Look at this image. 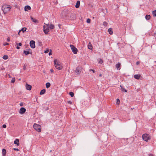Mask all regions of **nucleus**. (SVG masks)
Returning a JSON list of instances; mask_svg holds the SVG:
<instances>
[{"label": "nucleus", "mask_w": 156, "mask_h": 156, "mask_svg": "<svg viewBox=\"0 0 156 156\" xmlns=\"http://www.w3.org/2000/svg\"><path fill=\"white\" fill-rule=\"evenodd\" d=\"M54 64L56 69L58 70H61L62 69V66L61 65L60 62L57 59L54 60Z\"/></svg>", "instance_id": "obj_1"}, {"label": "nucleus", "mask_w": 156, "mask_h": 156, "mask_svg": "<svg viewBox=\"0 0 156 156\" xmlns=\"http://www.w3.org/2000/svg\"><path fill=\"white\" fill-rule=\"evenodd\" d=\"M11 8L9 5H3L2 7V10L4 14H6L8 11H9Z\"/></svg>", "instance_id": "obj_2"}, {"label": "nucleus", "mask_w": 156, "mask_h": 156, "mask_svg": "<svg viewBox=\"0 0 156 156\" xmlns=\"http://www.w3.org/2000/svg\"><path fill=\"white\" fill-rule=\"evenodd\" d=\"M142 137L143 140L146 142H147L149 140H150L151 139L150 136L147 133L143 134L142 136Z\"/></svg>", "instance_id": "obj_3"}, {"label": "nucleus", "mask_w": 156, "mask_h": 156, "mask_svg": "<svg viewBox=\"0 0 156 156\" xmlns=\"http://www.w3.org/2000/svg\"><path fill=\"white\" fill-rule=\"evenodd\" d=\"M41 126L39 125H37L35 123L34 125V129L38 132H40L41 131L40 128Z\"/></svg>", "instance_id": "obj_4"}, {"label": "nucleus", "mask_w": 156, "mask_h": 156, "mask_svg": "<svg viewBox=\"0 0 156 156\" xmlns=\"http://www.w3.org/2000/svg\"><path fill=\"white\" fill-rule=\"evenodd\" d=\"M70 46L73 53L74 54H77L78 51L77 49L73 45L70 44Z\"/></svg>", "instance_id": "obj_5"}, {"label": "nucleus", "mask_w": 156, "mask_h": 156, "mask_svg": "<svg viewBox=\"0 0 156 156\" xmlns=\"http://www.w3.org/2000/svg\"><path fill=\"white\" fill-rule=\"evenodd\" d=\"M30 46L32 48H35V42L33 40H31L30 42Z\"/></svg>", "instance_id": "obj_6"}, {"label": "nucleus", "mask_w": 156, "mask_h": 156, "mask_svg": "<svg viewBox=\"0 0 156 156\" xmlns=\"http://www.w3.org/2000/svg\"><path fill=\"white\" fill-rule=\"evenodd\" d=\"M26 111V109L22 107L20 109L19 112L21 114H23Z\"/></svg>", "instance_id": "obj_7"}, {"label": "nucleus", "mask_w": 156, "mask_h": 156, "mask_svg": "<svg viewBox=\"0 0 156 156\" xmlns=\"http://www.w3.org/2000/svg\"><path fill=\"white\" fill-rule=\"evenodd\" d=\"M30 19L33 22L35 23H39V21L38 20L34 18L32 16H30Z\"/></svg>", "instance_id": "obj_8"}, {"label": "nucleus", "mask_w": 156, "mask_h": 156, "mask_svg": "<svg viewBox=\"0 0 156 156\" xmlns=\"http://www.w3.org/2000/svg\"><path fill=\"white\" fill-rule=\"evenodd\" d=\"M26 89L28 90H30L31 89V85H29L27 83H26Z\"/></svg>", "instance_id": "obj_9"}, {"label": "nucleus", "mask_w": 156, "mask_h": 156, "mask_svg": "<svg viewBox=\"0 0 156 156\" xmlns=\"http://www.w3.org/2000/svg\"><path fill=\"white\" fill-rule=\"evenodd\" d=\"M44 27H43V28H44V33L46 34H48L49 31V28H47L45 29H44Z\"/></svg>", "instance_id": "obj_10"}, {"label": "nucleus", "mask_w": 156, "mask_h": 156, "mask_svg": "<svg viewBox=\"0 0 156 156\" xmlns=\"http://www.w3.org/2000/svg\"><path fill=\"white\" fill-rule=\"evenodd\" d=\"M27 29V28L26 27H23V28H22V29L20 30H19V32H18V34L19 35H20V32L21 31H23V33H24L26 30Z\"/></svg>", "instance_id": "obj_11"}, {"label": "nucleus", "mask_w": 156, "mask_h": 156, "mask_svg": "<svg viewBox=\"0 0 156 156\" xmlns=\"http://www.w3.org/2000/svg\"><path fill=\"white\" fill-rule=\"evenodd\" d=\"M31 9L29 5L26 6L24 7V10L25 11H27L28 9L30 10Z\"/></svg>", "instance_id": "obj_12"}, {"label": "nucleus", "mask_w": 156, "mask_h": 156, "mask_svg": "<svg viewBox=\"0 0 156 156\" xmlns=\"http://www.w3.org/2000/svg\"><path fill=\"white\" fill-rule=\"evenodd\" d=\"M75 72L77 74H79L81 73V71L80 70V68L79 67L76 68V69L75 70Z\"/></svg>", "instance_id": "obj_13"}, {"label": "nucleus", "mask_w": 156, "mask_h": 156, "mask_svg": "<svg viewBox=\"0 0 156 156\" xmlns=\"http://www.w3.org/2000/svg\"><path fill=\"white\" fill-rule=\"evenodd\" d=\"M140 77V74H136L134 76V77L136 79H139Z\"/></svg>", "instance_id": "obj_14"}, {"label": "nucleus", "mask_w": 156, "mask_h": 156, "mask_svg": "<svg viewBox=\"0 0 156 156\" xmlns=\"http://www.w3.org/2000/svg\"><path fill=\"white\" fill-rule=\"evenodd\" d=\"M87 47H88V48L89 49L92 50V48H93L92 46V45L90 42L88 44V45Z\"/></svg>", "instance_id": "obj_15"}, {"label": "nucleus", "mask_w": 156, "mask_h": 156, "mask_svg": "<svg viewBox=\"0 0 156 156\" xmlns=\"http://www.w3.org/2000/svg\"><path fill=\"white\" fill-rule=\"evenodd\" d=\"M19 140L18 139H16L15 140H14V144H16L17 145H19Z\"/></svg>", "instance_id": "obj_16"}, {"label": "nucleus", "mask_w": 156, "mask_h": 156, "mask_svg": "<svg viewBox=\"0 0 156 156\" xmlns=\"http://www.w3.org/2000/svg\"><path fill=\"white\" fill-rule=\"evenodd\" d=\"M120 65L121 64L119 62L116 65V68L117 69L119 70L120 69Z\"/></svg>", "instance_id": "obj_17"}, {"label": "nucleus", "mask_w": 156, "mask_h": 156, "mask_svg": "<svg viewBox=\"0 0 156 156\" xmlns=\"http://www.w3.org/2000/svg\"><path fill=\"white\" fill-rule=\"evenodd\" d=\"M2 156H5L6 154V150L4 148L2 150Z\"/></svg>", "instance_id": "obj_18"}, {"label": "nucleus", "mask_w": 156, "mask_h": 156, "mask_svg": "<svg viewBox=\"0 0 156 156\" xmlns=\"http://www.w3.org/2000/svg\"><path fill=\"white\" fill-rule=\"evenodd\" d=\"M80 1H77L76 4L75 5V7L76 8H78L80 5Z\"/></svg>", "instance_id": "obj_19"}, {"label": "nucleus", "mask_w": 156, "mask_h": 156, "mask_svg": "<svg viewBox=\"0 0 156 156\" xmlns=\"http://www.w3.org/2000/svg\"><path fill=\"white\" fill-rule=\"evenodd\" d=\"M23 53L26 55H28L30 53L29 51H26L25 50H24Z\"/></svg>", "instance_id": "obj_20"}, {"label": "nucleus", "mask_w": 156, "mask_h": 156, "mask_svg": "<svg viewBox=\"0 0 156 156\" xmlns=\"http://www.w3.org/2000/svg\"><path fill=\"white\" fill-rule=\"evenodd\" d=\"M108 31L109 32V34H113V31H112V29L111 28H109L108 29Z\"/></svg>", "instance_id": "obj_21"}, {"label": "nucleus", "mask_w": 156, "mask_h": 156, "mask_svg": "<svg viewBox=\"0 0 156 156\" xmlns=\"http://www.w3.org/2000/svg\"><path fill=\"white\" fill-rule=\"evenodd\" d=\"M45 89L42 90L40 92V95H42L45 93Z\"/></svg>", "instance_id": "obj_22"}, {"label": "nucleus", "mask_w": 156, "mask_h": 156, "mask_svg": "<svg viewBox=\"0 0 156 156\" xmlns=\"http://www.w3.org/2000/svg\"><path fill=\"white\" fill-rule=\"evenodd\" d=\"M151 18V16L149 15H147L145 16V18L147 20H149Z\"/></svg>", "instance_id": "obj_23"}, {"label": "nucleus", "mask_w": 156, "mask_h": 156, "mask_svg": "<svg viewBox=\"0 0 156 156\" xmlns=\"http://www.w3.org/2000/svg\"><path fill=\"white\" fill-rule=\"evenodd\" d=\"M54 28V25H53L52 24H51L49 26V28L50 29H53Z\"/></svg>", "instance_id": "obj_24"}, {"label": "nucleus", "mask_w": 156, "mask_h": 156, "mask_svg": "<svg viewBox=\"0 0 156 156\" xmlns=\"http://www.w3.org/2000/svg\"><path fill=\"white\" fill-rule=\"evenodd\" d=\"M50 85L51 84L49 82L47 83L46 84V87L47 88H48L50 86Z\"/></svg>", "instance_id": "obj_25"}, {"label": "nucleus", "mask_w": 156, "mask_h": 156, "mask_svg": "<svg viewBox=\"0 0 156 156\" xmlns=\"http://www.w3.org/2000/svg\"><path fill=\"white\" fill-rule=\"evenodd\" d=\"M8 58V56L7 55H4L3 56V59L5 60L7 59Z\"/></svg>", "instance_id": "obj_26"}, {"label": "nucleus", "mask_w": 156, "mask_h": 156, "mask_svg": "<svg viewBox=\"0 0 156 156\" xmlns=\"http://www.w3.org/2000/svg\"><path fill=\"white\" fill-rule=\"evenodd\" d=\"M120 87H121V90L122 91H125V92H127V90L126 89H125L124 88L122 87L121 85L120 86Z\"/></svg>", "instance_id": "obj_27"}, {"label": "nucleus", "mask_w": 156, "mask_h": 156, "mask_svg": "<svg viewBox=\"0 0 156 156\" xmlns=\"http://www.w3.org/2000/svg\"><path fill=\"white\" fill-rule=\"evenodd\" d=\"M69 94L70 95V96L72 97H73L74 96V93L73 92H70L69 93Z\"/></svg>", "instance_id": "obj_28"}, {"label": "nucleus", "mask_w": 156, "mask_h": 156, "mask_svg": "<svg viewBox=\"0 0 156 156\" xmlns=\"http://www.w3.org/2000/svg\"><path fill=\"white\" fill-rule=\"evenodd\" d=\"M152 14L154 16H155L156 17V10L153 11Z\"/></svg>", "instance_id": "obj_29"}, {"label": "nucleus", "mask_w": 156, "mask_h": 156, "mask_svg": "<svg viewBox=\"0 0 156 156\" xmlns=\"http://www.w3.org/2000/svg\"><path fill=\"white\" fill-rule=\"evenodd\" d=\"M103 62V60L101 59H100L99 60H98V63L100 64H102Z\"/></svg>", "instance_id": "obj_30"}, {"label": "nucleus", "mask_w": 156, "mask_h": 156, "mask_svg": "<svg viewBox=\"0 0 156 156\" xmlns=\"http://www.w3.org/2000/svg\"><path fill=\"white\" fill-rule=\"evenodd\" d=\"M15 81V78H13L11 80V83H13Z\"/></svg>", "instance_id": "obj_31"}, {"label": "nucleus", "mask_w": 156, "mask_h": 156, "mask_svg": "<svg viewBox=\"0 0 156 156\" xmlns=\"http://www.w3.org/2000/svg\"><path fill=\"white\" fill-rule=\"evenodd\" d=\"M119 103H120V100H119V99L117 98L116 99V103L117 104L119 105Z\"/></svg>", "instance_id": "obj_32"}, {"label": "nucleus", "mask_w": 156, "mask_h": 156, "mask_svg": "<svg viewBox=\"0 0 156 156\" xmlns=\"http://www.w3.org/2000/svg\"><path fill=\"white\" fill-rule=\"evenodd\" d=\"M103 24L105 26H107L108 25V23L107 22L105 21L103 22Z\"/></svg>", "instance_id": "obj_33"}, {"label": "nucleus", "mask_w": 156, "mask_h": 156, "mask_svg": "<svg viewBox=\"0 0 156 156\" xmlns=\"http://www.w3.org/2000/svg\"><path fill=\"white\" fill-rule=\"evenodd\" d=\"M90 19L88 18L87 20V22L88 23H90Z\"/></svg>", "instance_id": "obj_34"}, {"label": "nucleus", "mask_w": 156, "mask_h": 156, "mask_svg": "<svg viewBox=\"0 0 156 156\" xmlns=\"http://www.w3.org/2000/svg\"><path fill=\"white\" fill-rule=\"evenodd\" d=\"M63 12H62L61 14V16H62V18H64V17L63 16H62V15H63ZM67 17V15H65V17Z\"/></svg>", "instance_id": "obj_35"}, {"label": "nucleus", "mask_w": 156, "mask_h": 156, "mask_svg": "<svg viewBox=\"0 0 156 156\" xmlns=\"http://www.w3.org/2000/svg\"><path fill=\"white\" fill-rule=\"evenodd\" d=\"M9 45V44L7 42H5L4 43L3 45L4 46H6V45Z\"/></svg>", "instance_id": "obj_36"}, {"label": "nucleus", "mask_w": 156, "mask_h": 156, "mask_svg": "<svg viewBox=\"0 0 156 156\" xmlns=\"http://www.w3.org/2000/svg\"><path fill=\"white\" fill-rule=\"evenodd\" d=\"M23 69L24 70H25L26 69V66L25 65H24L23 66Z\"/></svg>", "instance_id": "obj_37"}, {"label": "nucleus", "mask_w": 156, "mask_h": 156, "mask_svg": "<svg viewBox=\"0 0 156 156\" xmlns=\"http://www.w3.org/2000/svg\"><path fill=\"white\" fill-rule=\"evenodd\" d=\"M13 150L14 151H19V150L18 148H14L13 149Z\"/></svg>", "instance_id": "obj_38"}, {"label": "nucleus", "mask_w": 156, "mask_h": 156, "mask_svg": "<svg viewBox=\"0 0 156 156\" xmlns=\"http://www.w3.org/2000/svg\"><path fill=\"white\" fill-rule=\"evenodd\" d=\"M89 71H92V72H93L94 73L95 72V71L94 70L91 69H90Z\"/></svg>", "instance_id": "obj_39"}, {"label": "nucleus", "mask_w": 156, "mask_h": 156, "mask_svg": "<svg viewBox=\"0 0 156 156\" xmlns=\"http://www.w3.org/2000/svg\"><path fill=\"white\" fill-rule=\"evenodd\" d=\"M2 127L4 128H6V126L5 124H3L2 126Z\"/></svg>", "instance_id": "obj_40"}, {"label": "nucleus", "mask_w": 156, "mask_h": 156, "mask_svg": "<svg viewBox=\"0 0 156 156\" xmlns=\"http://www.w3.org/2000/svg\"><path fill=\"white\" fill-rule=\"evenodd\" d=\"M7 41L8 42H9L10 41V38L9 37H8L7 39Z\"/></svg>", "instance_id": "obj_41"}, {"label": "nucleus", "mask_w": 156, "mask_h": 156, "mask_svg": "<svg viewBox=\"0 0 156 156\" xmlns=\"http://www.w3.org/2000/svg\"><path fill=\"white\" fill-rule=\"evenodd\" d=\"M20 106H23V103H21L20 104Z\"/></svg>", "instance_id": "obj_42"}, {"label": "nucleus", "mask_w": 156, "mask_h": 156, "mask_svg": "<svg viewBox=\"0 0 156 156\" xmlns=\"http://www.w3.org/2000/svg\"><path fill=\"white\" fill-rule=\"evenodd\" d=\"M68 103H69L70 104H72V102L70 101H68Z\"/></svg>", "instance_id": "obj_43"}, {"label": "nucleus", "mask_w": 156, "mask_h": 156, "mask_svg": "<svg viewBox=\"0 0 156 156\" xmlns=\"http://www.w3.org/2000/svg\"><path fill=\"white\" fill-rule=\"evenodd\" d=\"M140 64V62L139 61H137L136 62V65H138Z\"/></svg>", "instance_id": "obj_44"}, {"label": "nucleus", "mask_w": 156, "mask_h": 156, "mask_svg": "<svg viewBox=\"0 0 156 156\" xmlns=\"http://www.w3.org/2000/svg\"><path fill=\"white\" fill-rule=\"evenodd\" d=\"M50 71L51 73H53V70L52 69H51L50 70Z\"/></svg>", "instance_id": "obj_45"}, {"label": "nucleus", "mask_w": 156, "mask_h": 156, "mask_svg": "<svg viewBox=\"0 0 156 156\" xmlns=\"http://www.w3.org/2000/svg\"><path fill=\"white\" fill-rule=\"evenodd\" d=\"M18 45H19V46H21L22 45L21 43H19Z\"/></svg>", "instance_id": "obj_46"}, {"label": "nucleus", "mask_w": 156, "mask_h": 156, "mask_svg": "<svg viewBox=\"0 0 156 156\" xmlns=\"http://www.w3.org/2000/svg\"><path fill=\"white\" fill-rule=\"evenodd\" d=\"M48 54H49V55H51V51L49 52V53Z\"/></svg>", "instance_id": "obj_47"}, {"label": "nucleus", "mask_w": 156, "mask_h": 156, "mask_svg": "<svg viewBox=\"0 0 156 156\" xmlns=\"http://www.w3.org/2000/svg\"><path fill=\"white\" fill-rule=\"evenodd\" d=\"M48 50H46V51H44V53H47L48 52Z\"/></svg>", "instance_id": "obj_48"}, {"label": "nucleus", "mask_w": 156, "mask_h": 156, "mask_svg": "<svg viewBox=\"0 0 156 156\" xmlns=\"http://www.w3.org/2000/svg\"><path fill=\"white\" fill-rule=\"evenodd\" d=\"M16 48H17V49H20V48L19 46H17L16 47Z\"/></svg>", "instance_id": "obj_49"}, {"label": "nucleus", "mask_w": 156, "mask_h": 156, "mask_svg": "<svg viewBox=\"0 0 156 156\" xmlns=\"http://www.w3.org/2000/svg\"><path fill=\"white\" fill-rule=\"evenodd\" d=\"M99 76L100 77H101L102 76V74H100Z\"/></svg>", "instance_id": "obj_50"}, {"label": "nucleus", "mask_w": 156, "mask_h": 156, "mask_svg": "<svg viewBox=\"0 0 156 156\" xmlns=\"http://www.w3.org/2000/svg\"><path fill=\"white\" fill-rule=\"evenodd\" d=\"M154 35H156V32L154 33Z\"/></svg>", "instance_id": "obj_51"}, {"label": "nucleus", "mask_w": 156, "mask_h": 156, "mask_svg": "<svg viewBox=\"0 0 156 156\" xmlns=\"http://www.w3.org/2000/svg\"><path fill=\"white\" fill-rule=\"evenodd\" d=\"M8 76H9V77H10V75L9 74H8Z\"/></svg>", "instance_id": "obj_52"}]
</instances>
